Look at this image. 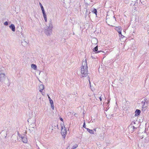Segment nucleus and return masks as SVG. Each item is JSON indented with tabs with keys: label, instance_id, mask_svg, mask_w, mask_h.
<instances>
[{
	"label": "nucleus",
	"instance_id": "f8f14e48",
	"mask_svg": "<svg viewBox=\"0 0 149 149\" xmlns=\"http://www.w3.org/2000/svg\"><path fill=\"white\" fill-rule=\"evenodd\" d=\"M91 42L93 44L94 43L95 44H97V40L95 38L93 39L92 40Z\"/></svg>",
	"mask_w": 149,
	"mask_h": 149
},
{
	"label": "nucleus",
	"instance_id": "7ed1b4c3",
	"mask_svg": "<svg viewBox=\"0 0 149 149\" xmlns=\"http://www.w3.org/2000/svg\"><path fill=\"white\" fill-rule=\"evenodd\" d=\"M116 20L115 17L114 16H111L110 17H109L108 16L106 17V22L109 25H111L113 22Z\"/></svg>",
	"mask_w": 149,
	"mask_h": 149
},
{
	"label": "nucleus",
	"instance_id": "f3484780",
	"mask_svg": "<svg viewBox=\"0 0 149 149\" xmlns=\"http://www.w3.org/2000/svg\"><path fill=\"white\" fill-rule=\"evenodd\" d=\"M39 89L41 90H43L44 89V86L43 85L41 84L39 86Z\"/></svg>",
	"mask_w": 149,
	"mask_h": 149
},
{
	"label": "nucleus",
	"instance_id": "39448f33",
	"mask_svg": "<svg viewBox=\"0 0 149 149\" xmlns=\"http://www.w3.org/2000/svg\"><path fill=\"white\" fill-rule=\"evenodd\" d=\"M6 76L4 74H0V81L3 83L6 79Z\"/></svg>",
	"mask_w": 149,
	"mask_h": 149
},
{
	"label": "nucleus",
	"instance_id": "4468645a",
	"mask_svg": "<svg viewBox=\"0 0 149 149\" xmlns=\"http://www.w3.org/2000/svg\"><path fill=\"white\" fill-rule=\"evenodd\" d=\"M86 129H87V131H88L91 134H94V132L93 130H90L88 128H86Z\"/></svg>",
	"mask_w": 149,
	"mask_h": 149
},
{
	"label": "nucleus",
	"instance_id": "412c9836",
	"mask_svg": "<svg viewBox=\"0 0 149 149\" xmlns=\"http://www.w3.org/2000/svg\"><path fill=\"white\" fill-rule=\"evenodd\" d=\"M47 96H48L50 103H51L52 102H53L52 100L51 99L48 95H47Z\"/></svg>",
	"mask_w": 149,
	"mask_h": 149
},
{
	"label": "nucleus",
	"instance_id": "423d86ee",
	"mask_svg": "<svg viewBox=\"0 0 149 149\" xmlns=\"http://www.w3.org/2000/svg\"><path fill=\"white\" fill-rule=\"evenodd\" d=\"M17 137L15 135H12L11 137V140L12 141V142L15 143L16 142L17 140Z\"/></svg>",
	"mask_w": 149,
	"mask_h": 149
},
{
	"label": "nucleus",
	"instance_id": "9d476101",
	"mask_svg": "<svg viewBox=\"0 0 149 149\" xmlns=\"http://www.w3.org/2000/svg\"><path fill=\"white\" fill-rule=\"evenodd\" d=\"M10 29H11L13 31H15V27L14 25L11 24L10 25Z\"/></svg>",
	"mask_w": 149,
	"mask_h": 149
},
{
	"label": "nucleus",
	"instance_id": "ea45409f",
	"mask_svg": "<svg viewBox=\"0 0 149 149\" xmlns=\"http://www.w3.org/2000/svg\"><path fill=\"white\" fill-rule=\"evenodd\" d=\"M67 31V30H65L64 31H65V32H66V31Z\"/></svg>",
	"mask_w": 149,
	"mask_h": 149
},
{
	"label": "nucleus",
	"instance_id": "1a4fd4ad",
	"mask_svg": "<svg viewBox=\"0 0 149 149\" xmlns=\"http://www.w3.org/2000/svg\"><path fill=\"white\" fill-rule=\"evenodd\" d=\"M135 113V116H138L140 115L141 113V111L139 109H137L136 110Z\"/></svg>",
	"mask_w": 149,
	"mask_h": 149
},
{
	"label": "nucleus",
	"instance_id": "393cba45",
	"mask_svg": "<svg viewBox=\"0 0 149 149\" xmlns=\"http://www.w3.org/2000/svg\"><path fill=\"white\" fill-rule=\"evenodd\" d=\"M4 25L6 26H7L8 25V23L7 22H6L4 23Z\"/></svg>",
	"mask_w": 149,
	"mask_h": 149
},
{
	"label": "nucleus",
	"instance_id": "72a5a7b5",
	"mask_svg": "<svg viewBox=\"0 0 149 149\" xmlns=\"http://www.w3.org/2000/svg\"><path fill=\"white\" fill-rule=\"evenodd\" d=\"M43 90H41V89H40L39 90V91H40V92H42V91Z\"/></svg>",
	"mask_w": 149,
	"mask_h": 149
},
{
	"label": "nucleus",
	"instance_id": "2eb2a0df",
	"mask_svg": "<svg viewBox=\"0 0 149 149\" xmlns=\"http://www.w3.org/2000/svg\"><path fill=\"white\" fill-rule=\"evenodd\" d=\"M28 43V42H27L25 40H24L22 42V45L24 46L27 45Z\"/></svg>",
	"mask_w": 149,
	"mask_h": 149
},
{
	"label": "nucleus",
	"instance_id": "37998d69",
	"mask_svg": "<svg viewBox=\"0 0 149 149\" xmlns=\"http://www.w3.org/2000/svg\"><path fill=\"white\" fill-rule=\"evenodd\" d=\"M128 3L127 2H125V3Z\"/></svg>",
	"mask_w": 149,
	"mask_h": 149
},
{
	"label": "nucleus",
	"instance_id": "cd10ccee",
	"mask_svg": "<svg viewBox=\"0 0 149 149\" xmlns=\"http://www.w3.org/2000/svg\"><path fill=\"white\" fill-rule=\"evenodd\" d=\"M42 13H43V15L44 14H45L46 13H45V10H42Z\"/></svg>",
	"mask_w": 149,
	"mask_h": 149
},
{
	"label": "nucleus",
	"instance_id": "c03bdc74",
	"mask_svg": "<svg viewBox=\"0 0 149 149\" xmlns=\"http://www.w3.org/2000/svg\"><path fill=\"white\" fill-rule=\"evenodd\" d=\"M134 124H135V122H134Z\"/></svg>",
	"mask_w": 149,
	"mask_h": 149
},
{
	"label": "nucleus",
	"instance_id": "b1692460",
	"mask_svg": "<svg viewBox=\"0 0 149 149\" xmlns=\"http://www.w3.org/2000/svg\"><path fill=\"white\" fill-rule=\"evenodd\" d=\"M146 1V0H140V1L143 4L144 3V2Z\"/></svg>",
	"mask_w": 149,
	"mask_h": 149
},
{
	"label": "nucleus",
	"instance_id": "2f4dec72",
	"mask_svg": "<svg viewBox=\"0 0 149 149\" xmlns=\"http://www.w3.org/2000/svg\"><path fill=\"white\" fill-rule=\"evenodd\" d=\"M44 19H45V22H47V17H44Z\"/></svg>",
	"mask_w": 149,
	"mask_h": 149
},
{
	"label": "nucleus",
	"instance_id": "ddd939ff",
	"mask_svg": "<svg viewBox=\"0 0 149 149\" xmlns=\"http://www.w3.org/2000/svg\"><path fill=\"white\" fill-rule=\"evenodd\" d=\"M31 67L34 70H36L37 69V66L36 64H32L31 65Z\"/></svg>",
	"mask_w": 149,
	"mask_h": 149
},
{
	"label": "nucleus",
	"instance_id": "c756f323",
	"mask_svg": "<svg viewBox=\"0 0 149 149\" xmlns=\"http://www.w3.org/2000/svg\"><path fill=\"white\" fill-rule=\"evenodd\" d=\"M88 10H86V15H88Z\"/></svg>",
	"mask_w": 149,
	"mask_h": 149
},
{
	"label": "nucleus",
	"instance_id": "5701e85b",
	"mask_svg": "<svg viewBox=\"0 0 149 149\" xmlns=\"http://www.w3.org/2000/svg\"><path fill=\"white\" fill-rule=\"evenodd\" d=\"M118 33L119 34V36L120 37V36H122V35L121 33V31H120L119 32H118Z\"/></svg>",
	"mask_w": 149,
	"mask_h": 149
},
{
	"label": "nucleus",
	"instance_id": "473e14b6",
	"mask_svg": "<svg viewBox=\"0 0 149 149\" xmlns=\"http://www.w3.org/2000/svg\"><path fill=\"white\" fill-rule=\"evenodd\" d=\"M88 80H89V84H91V82H90V78H89V77H88Z\"/></svg>",
	"mask_w": 149,
	"mask_h": 149
},
{
	"label": "nucleus",
	"instance_id": "c85d7f7f",
	"mask_svg": "<svg viewBox=\"0 0 149 149\" xmlns=\"http://www.w3.org/2000/svg\"><path fill=\"white\" fill-rule=\"evenodd\" d=\"M43 16L44 18L45 17H47V15H46V14L45 13V14H44L43 15Z\"/></svg>",
	"mask_w": 149,
	"mask_h": 149
},
{
	"label": "nucleus",
	"instance_id": "4be33fe9",
	"mask_svg": "<svg viewBox=\"0 0 149 149\" xmlns=\"http://www.w3.org/2000/svg\"><path fill=\"white\" fill-rule=\"evenodd\" d=\"M77 146V144H75L72 147L71 149H74L76 148Z\"/></svg>",
	"mask_w": 149,
	"mask_h": 149
},
{
	"label": "nucleus",
	"instance_id": "79ce46f5",
	"mask_svg": "<svg viewBox=\"0 0 149 149\" xmlns=\"http://www.w3.org/2000/svg\"><path fill=\"white\" fill-rule=\"evenodd\" d=\"M38 149H40V148H39V147H38Z\"/></svg>",
	"mask_w": 149,
	"mask_h": 149
},
{
	"label": "nucleus",
	"instance_id": "7c9ffc66",
	"mask_svg": "<svg viewBox=\"0 0 149 149\" xmlns=\"http://www.w3.org/2000/svg\"><path fill=\"white\" fill-rule=\"evenodd\" d=\"M59 119L62 122L63 121V120L62 118L60 117L59 118Z\"/></svg>",
	"mask_w": 149,
	"mask_h": 149
},
{
	"label": "nucleus",
	"instance_id": "9b49d317",
	"mask_svg": "<svg viewBox=\"0 0 149 149\" xmlns=\"http://www.w3.org/2000/svg\"><path fill=\"white\" fill-rule=\"evenodd\" d=\"M118 32L120 31H121L122 30V28L120 26L116 27L115 29Z\"/></svg>",
	"mask_w": 149,
	"mask_h": 149
},
{
	"label": "nucleus",
	"instance_id": "aec40b11",
	"mask_svg": "<svg viewBox=\"0 0 149 149\" xmlns=\"http://www.w3.org/2000/svg\"><path fill=\"white\" fill-rule=\"evenodd\" d=\"M39 4H40V7H41V9L42 10H44V8H43V6H42V4L41 3H40Z\"/></svg>",
	"mask_w": 149,
	"mask_h": 149
},
{
	"label": "nucleus",
	"instance_id": "f704fd0d",
	"mask_svg": "<svg viewBox=\"0 0 149 149\" xmlns=\"http://www.w3.org/2000/svg\"><path fill=\"white\" fill-rule=\"evenodd\" d=\"M99 99H100V100L101 101H102V98H101V97H99Z\"/></svg>",
	"mask_w": 149,
	"mask_h": 149
},
{
	"label": "nucleus",
	"instance_id": "f257e3e1",
	"mask_svg": "<svg viewBox=\"0 0 149 149\" xmlns=\"http://www.w3.org/2000/svg\"><path fill=\"white\" fill-rule=\"evenodd\" d=\"M88 67L87 66L86 61L83 62L82 66L81 67V73L82 77H85L88 75Z\"/></svg>",
	"mask_w": 149,
	"mask_h": 149
},
{
	"label": "nucleus",
	"instance_id": "a19ab883",
	"mask_svg": "<svg viewBox=\"0 0 149 149\" xmlns=\"http://www.w3.org/2000/svg\"><path fill=\"white\" fill-rule=\"evenodd\" d=\"M77 115V114H76V113H75V114H74V116H76V115Z\"/></svg>",
	"mask_w": 149,
	"mask_h": 149
},
{
	"label": "nucleus",
	"instance_id": "a878e982",
	"mask_svg": "<svg viewBox=\"0 0 149 149\" xmlns=\"http://www.w3.org/2000/svg\"><path fill=\"white\" fill-rule=\"evenodd\" d=\"M145 103H146V102H144V103H143V105L142 106V107H143V108H145V107H146V106H145Z\"/></svg>",
	"mask_w": 149,
	"mask_h": 149
},
{
	"label": "nucleus",
	"instance_id": "c9c22d12",
	"mask_svg": "<svg viewBox=\"0 0 149 149\" xmlns=\"http://www.w3.org/2000/svg\"><path fill=\"white\" fill-rule=\"evenodd\" d=\"M133 129H136V128L134 126H133Z\"/></svg>",
	"mask_w": 149,
	"mask_h": 149
},
{
	"label": "nucleus",
	"instance_id": "0eeeda50",
	"mask_svg": "<svg viewBox=\"0 0 149 149\" xmlns=\"http://www.w3.org/2000/svg\"><path fill=\"white\" fill-rule=\"evenodd\" d=\"M22 141L24 143H27V139L26 137L21 136V137Z\"/></svg>",
	"mask_w": 149,
	"mask_h": 149
},
{
	"label": "nucleus",
	"instance_id": "20e7f679",
	"mask_svg": "<svg viewBox=\"0 0 149 149\" xmlns=\"http://www.w3.org/2000/svg\"><path fill=\"white\" fill-rule=\"evenodd\" d=\"M61 133L63 136V137L65 138V134L67 133L66 131V129L65 128L64 126V128H63V126L61 125Z\"/></svg>",
	"mask_w": 149,
	"mask_h": 149
},
{
	"label": "nucleus",
	"instance_id": "f03ea898",
	"mask_svg": "<svg viewBox=\"0 0 149 149\" xmlns=\"http://www.w3.org/2000/svg\"><path fill=\"white\" fill-rule=\"evenodd\" d=\"M49 25L47 26L48 28L47 29H45V32L47 36L50 35L52 33V29L53 27L52 25V22L51 20L49 21Z\"/></svg>",
	"mask_w": 149,
	"mask_h": 149
},
{
	"label": "nucleus",
	"instance_id": "4c0bfd02",
	"mask_svg": "<svg viewBox=\"0 0 149 149\" xmlns=\"http://www.w3.org/2000/svg\"><path fill=\"white\" fill-rule=\"evenodd\" d=\"M96 129L95 128V129H93V130L95 131H96Z\"/></svg>",
	"mask_w": 149,
	"mask_h": 149
},
{
	"label": "nucleus",
	"instance_id": "58836bf2",
	"mask_svg": "<svg viewBox=\"0 0 149 149\" xmlns=\"http://www.w3.org/2000/svg\"><path fill=\"white\" fill-rule=\"evenodd\" d=\"M91 13V12H89V16H90V14Z\"/></svg>",
	"mask_w": 149,
	"mask_h": 149
},
{
	"label": "nucleus",
	"instance_id": "dca6fc26",
	"mask_svg": "<svg viewBox=\"0 0 149 149\" xmlns=\"http://www.w3.org/2000/svg\"><path fill=\"white\" fill-rule=\"evenodd\" d=\"M92 12H93L94 14H95L96 15V16L97 17V10L95 8L93 10V11Z\"/></svg>",
	"mask_w": 149,
	"mask_h": 149
},
{
	"label": "nucleus",
	"instance_id": "bb28decb",
	"mask_svg": "<svg viewBox=\"0 0 149 149\" xmlns=\"http://www.w3.org/2000/svg\"><path fill=\"white\" fill-rule=\"evenodd\" d=\"M83 127L85 128L86 129V124L85 122H84V124L83 125Z\"/></svg>",
	"mask_w": 149,
	"mask_h": 149
},
{
	"label": "nucleus",
	"instance_id": "6ab92c4d",
	"mask_svg": "<svg viewBox=\"0 0 149 149\" xmlns=\"http://www.w3.org/2000/svg\"><path fill=\"white\" fill-rule=\"evenodd\" d=\"M145 102L146 104H148L149 103V100H148L146 98H145L144 99Z\"/></svg>",
	"mask_w": 149,
	"mask_h": 149
},
{
	"label": "nucleus",
	"instance_id": "a18cd8bd",
	"mask_svg": "<svg viewBox=\"0 0 149 149\" xmlns=\"http://www.w3.org/2000/svg\"><path fill=\"white\" fill-rule=\"evenodd\" d=\"M61 125L63 126V125L61 124Z\"/></svg>",
	"mask_w": 149,
	"mask_h": 149
},
{
	"label": "nucleus",
	"instance_id": "e433bc0d",
	"mask_svg": "<svg viewBox=\"0 0 149 149\" xmlns=\"http://www.w3.org/2000/svg\"><path fill=\"white\" fill-rule=\"evenodd\" d=\"M121 38H123V37H124V36H123V35H122V36H121Z\"/></svg>",
	"mask_w": 149,
	"mask_h": 149
},
{
	"label": "nucleus",
	"instance_id": "6e6552de",
	"mask_svg": "<svg viewBox=\"0 0 149 149\" xmlns=\"http://www.w3.org/2000/svg\"><path fill=\"white\" fill-rule=\"evenodd\" d=\"M93 52H95L96 53H98L101 51H98V46H97L94 47L93 49Z\"/></svg>",
	"mask_w": 149,
	"mask_h": 149
},
{
	"label": "nucleus",
	"instance_id": "a211bd4d",
	"mask_svg": "<svg viewBox=\"0 0 149 149\" xmlns=\"http://www.w3.org/2000/svg\"><path fill=\"white\" fill-rule=\"evenodd\" d=\"M51 105V107L53 109H54V105L53 102H52L51 103H50Z\"/></svg>",
	"mask_w": 149,
	"mask_h": 149
}]
</instances>
